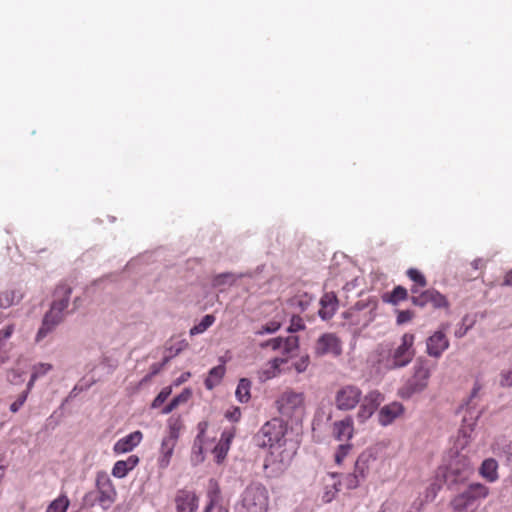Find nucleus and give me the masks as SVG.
<instances>
[{"label": "nucleus", "instance_id": "obj_40", "mask_svg": "<svg viewBox=\"0 0 512 512\" xmlns=\"http://www.w3.org/2000/svg\"><path fill=\"white\" fill-rule=\"evenodd\" d=\"M414 317V313L411 310H398L397 311V324H403L411 321Z\"/></svg>", "mask_w": 512, "mask_h": 512}, {"label": "nucleus", "instance_id": "obj_33", "mask_svg": "<svg viewBox=\"0 0 512 512\" xmlns=\"http://www.w3.org/2000/svg\"><path fill=\"white\" fill-rule=\"evenodd\" d=\"M309 364H310V357L308 354H304L292 363V367L298 373H303L307 370Z\"/></svg>", "mask_w": 512, "mask_h": 512}, {"label": "nucleus", "instance_id": "obj_35", "mask_svg": "<svg viewBox=\"0 0 512 512\" xmlns=\"http://www.w3.org/2000/svg\"><path fill=\"white\" fill-rule=\"evenodd\" d=\"M50 370H52V365L49 363H38L33 366L32 374L33 378H39L46 375Z\"/></svg>", "mask_w": 512, "mask_h": 512}, {"label": "nucleus", "instance_id": "obj_32", "mask_svg": "<svg viewBox=\"0 0 512 512\" xmlns=\"http://www.w3.org/2000/svg\"><path fill=\"white\" fill-rule=\"evenodd\" d=\"M351 450L352 444L350 443H344L339 445L335 452V463L337 465H342L344 459L348 456Z\"/></svg>", "mask_w": 512, "mask_h": 512}, {"label": "nucleus", "instance_id": "obj_13", "mask_svg": "<svg viewBox=\"0 0 512 512\" xmlns=\"http://www.w3.org/2000/svg\"><path fill=\"white\" fill-rule=\"evenodd\" d=\"M143 439V433L139 430L134 431L125 437L119 439L113 447L115 454H124L132 451Z\"/></svg>", "mask_w": 512, "mask_h": 512}, {"label": "nucleus", "instance_id": "obj_24", "mask_svg": "<svg viewBox=\"0 0 512 512\" xmlns=\"http://www.w3.org/2000/svg\"><path fill=\"white\" fill-rule=\"evenodd\" d=\"M207 498L208 503L205 507L204 512H211V510L220 503L221 501V491L218 483L215 480L209 481V486L207 490Z\"/></svg>", "mask_w": 512, "mask_h": 512}, {"label": "nucleus", "instance_id": "obj_61", "mask_svg": "<svg viewBox=\"0 0 512 512\" xmlns=\"http://www.w3.org/2000/svg\"><path fill=\"white\" fill-rule=\"evenodd\" d=\"M467 329H468V328H466L464 331H462L461 329H460V330L455 331V336H456V337H462V336L466 333V330H467Z\"/></svg>", "mask_w": 512, "mask_h": 512}, {"label": "nucleus", "instance_id": "obj_57", "mask_svg": "<svg viewBox=\"0 0 512 512\" xmlns=\"http://www.w3.org/2000/svg\"><path fill=\"white\" fill-rule=\"evenodd\" d=\"M241 416V412L239 409H235L233 413L230 415H227V417H230L231 419L237 421Z\"/></svg>", "mask_w": 512, "mask_h": 512}, {"label": "nucleus", "instance_id": "obj_59", "mask_svg": "<svg viewBox=\"0 0 512 512\" xmlns=\"http://www.w3.org/2000/svg\"><path fill=\"white\" fill-rule=\"evenodd\" d=\"M104 499H108L109 501H113V498L107 494L106 492H102V497L100 498L101 501H104Z\"/></svg>", "mask_w": 512, "mask_h": 512}, {"label": "nucleus", "instance_id": "obj_53", "mask_svg": "<svg viewBox=\"0 0 512 512\" xmlns=\"http://www.w3.org/2000/svg\"><path fill=\"white\" fill-rule=\"evenodd\" d=\"M503 284L506 286H512V269L506 273Z\"/></svg>", "mask_w": 512, "mask_h": 512}, {"label": "nucleus", "instance_id": "obj_31", "mask_svg": "<svg viewBox=\"0 0 512 512\" xmlns=\"http://www.w3.org/2000/svg\"><path fill=\"white\" fill-rule=\"evenodd\" d=\"M214 322H215V317L213 315H211V314L205 315L198 324L194 325L190 329L189 333L191 336L201 334V333L205 332L210 326H212Z\"/></svg>", "mask_w": 512, "mask_h": 512}, {"label": "nucleus", "instance_id": "obj_52", "mask_svg": "<svg viewBox=\"0 0 512 512\" xmlns=\"http://www.w3.org/2000/svg\"><path fill=\"white\" fill-rule=\"evenodd\" d=\"M176 408H177L176 405L171 400V402L162 409V414H169Z\"/></svg>", "mask_w": 512, "mask_h": 512}, {"label": "nucleus", "instance_id": "obj_47", "mask_svg": "<svg viewBox=\"0 0 512 512\" xmlns=\"http://www.w3.org/2000/svg\"><path fill=\"white\" fill-rule=\"evenodd\" d=\"M440 488H441V484L440 483H436V482L432 483L430 485V487L427 489L426 499L427 500H433L436 497V495H437L438 491L440 490Z\"/></svg>", "mask_w": 512, "mask_h": 512}, {"label": "nucleus", "instance_id": "obj_19", "mask_svg": "<svg viewBox=\"0 0 512 512\" xmlns=\"http://www.w3.org/2000/svg\"><path fill=\"white\" fill-rule=\"evenodd\" d=\"M138 463L137 455H130L126 460H118L112 468V475L116 478H124Z\"/></svg>", "mask_w": 512, "mask_h": 512}, {"label": "nucleus", "instance_id": "obj_7", "mask_svg": "<svg viewBox=\"0 0 512 512\" xmlns=\"http://www.w3.org/2000/svg\"><path fill=\"white\" fill-rule=\"evenodd\" d=\"M490 494L488 486L473 482L469 484L462 492L456 495L452 501L454 510L463 512L468 509H475L479 502L486 499Z\"/></svg>", "mask_w": 512, "mask_h": 512}, {"label": "nucleus", "instance_id": "obj_23", "mask_svg": "<svg viewBox=\"0 0 512 512\" xmlns=\"http://www.w3.org/2000/svg\"><path fill=\"white\" fill-rule=\"evenodd\" d=\"M225 372H226V368H225L224 364H220V365L210 369V371L208 372V376L206 377V379L204 381L205 387L208 390H212L213 388L218 386L221 383V381L225 375Z\"/></svg>", "mask_w": 512, "mask_h": 512}, {"label": "nucleus", "instance_id": "obj_60", "mask_svg": "<svg viewBox=\"0 0 512 512\" xmlns=\"http://www.w3.org/2000/svg\"><path fill=\"white\" fill-rule=\"evenodd\" d=\"M228 276H229L228 274H225V275H219V276H217V277L215 278L214 283H215L216 285H218V284H220V283H221L220 279H221L222 277H228Z\"/></svg>", "mask_w": 512, "mask_h": 512}, {"label": "nucleus", "instance_id": "obj_14", "mask_svg": "<svg viewBox=\"0 0 512 512\" xmlns=\"http://www.w3.org/2000/svg\"><path fill=\"white\" fill-rule=\"evenodd\" d=\"M404 412V407L399 402H392L383 406L378 413V421L382 426L391 424Z\"/></svg>", "mask_w": 512, "mask_h": 512}, {"label": "nucleus", "instance_id": "obj_29", "mask_svg": "<svg viewBox=\"0 0 512 512\" xmlns=\"http://www.w3.org/2000/svg\"><path fill=\"white\" fill-rule=\"evenodd\" d=\"M383 401V394L377 390H373L364 396L362 403L375 411Z\"/></svg>", "mask_w": 512, "mask_h": 512}, {"label": "nucleus", "instance_id": "obj_5", "mask_svg": "<svg viewBox=\"0 0 512 512\" xmlns=\"http://www.w3.org/2000/svg\"><path fill=\"white\" fill-rule=\"evenodd\" d=\"M407 276L414 282L411 288V292L414 294L411 297V301L415 306L423 307L427 304H432L434 307H441L445 305V297L435 290H426L416 295L418 293V287L422 288L427 285L425 276L419 270L410 268L407 271Z\"/></svg>", "mask_w": 512, "mask_h": 512}, {"label": "nucleus", "instance_id": "obj_27", "mask_svg": "<svg viewBox=\"0 0 512 512\" xmlns=\"http://www.w3.org/2000/svg\"><path fill=\"white\" fill-rule=\"evenodd\" d=\"M299 349V338L297 336H288L282 338V345L280 350L282 351L283 358H292L295 352Z\"/></svg>", "mask_w": 512, "mask_h": 512}, {"label": "nucleus", "instance_id": "obj_43", "mask_svg": "<svg viewBox=\"0 0 512 512\" xmlns=\"http://www.w3.org/2000/svg\"><path fill=\"white\" fill-rule=\"evenodd\" d=\"M282 345V337L269 339L260 344L261 348H271L272 350H280Z\"/></svg>", "mask_w": 512, "mask_h": 512}, {"label": "nucleus", "instance_id": "obj_26", "mask_svg": "<svg viewBox=\"0 0 512 512\" xmlns=\"http://www.w3.org/2000/svg\"><path fill=\"white\" fill-rule=\"evenodd\" d=\"M183 428L184 423L182 417L180 415H172L167 420V431L165 436L179 440L180 433Z\"/></svg>", "mask_w": 512, "mask_h": 512}, {"label": "nucleus", "instance_id": "obj_41", "mask_svg": "<svg viewBox=\"0 0 512 512\" xmlns=\"http://www.w3.org/2000/svg\"><path fill=\"white\" fill-rule=\"evenodd\" d=\"M374 412H375L374 410H372L371 408H369L365 404L361 403L360 408H359L358 413H357V418L361 422H364L367 419H369L373 415Z\"/></svg>", "mask_w": 512, "mask_h": 512}, {"label": "nucleus", "instance_id": "obj_1", "mask_svg": "<svg viewBox=\"0 0 512 512\" xmlns=\"http://www.w3.org/2000/svg\"><path fill=\"white\" fill-rule=\"evenodd\" d=\"M287 432V423L280 418H273L267 421L255 435L257 445L270 450L264 463V468L270 476L281 475L292 462L295 452L287 447Z\"/></svg>", "mask_w": 512, "mask_h": 512}, {"label": "nucleus", "instance_id": "obj_62", "mask_svg": "<svg viewBox=\"0 0 512 512\" xmlns=\"http://www.w3.org/2000/svg\"><path fill=\"white\" fill-rule=\"evenodd\" d=\"M463 422H464V423H466V422H467V418H466V416H464V418H463Z\"/></svg>", "mask_w": 512, "mask_h": 512}, {"label": "nucleus", "instance_id": "obj_3", "mask_svg": "<svg viewBox=\"0 0 512 512\" xmlns=\"http://www.w3.org/2000/svg\"><path fill=\"white\" fill-rule=\"evenodd\" d=\"M270 494L267 487L259 482L246 486L236 502L234 512H268Z\"/></svg>", "mask_w": 512, "mask_h": 512}, {"label": "nucleus", "instance_id": "obj_34", "mask_svg": "<svg viewBox=\"0 0 512 512\" xmlns=\"http://www.w3.org/2000/svg\"><path fill=\"white\" fill-rule=\"evenodd\" d=\"M172 388L170 386L164 387L160 393L155 397L153 400L151 407L152 408H158L160 407L171 395Z\"/></svg>", "mask_w": 512, "mask_h": 512}, {"label": "nucleus", "instance_id": "obj_51", "mask_svg": "<svg viewBox=\"0 0 512 512\" xmlns=\"http://www.w3.org/2000/svg\"><path fill=\"white\" fill-rule=\"evenodd\" d=\"M191 374L190 372L183 373L176 381L175 385L178 386L184 382H186L190 378Z\"/></svg>", "mask_w": 512, "mask_h": 512}, {"label": "nucleus", "instance_id": "obj_38", "mask_svg": "<svg viewBox=\"0 0 512 512\" xmlns=\"http://www.w3.org/2000/svg\"><path fill=\"white\" fill-rule=\"evenodd\" d=\"M363 480L355 472L344 477V485L347 489L357 488Z\"/></svg>", "mask_w": 512, "mask_h": 512}, {"label": "nucleus", "instance_id": "obj_50", "mask_svg": "<svg viewBox=\"0 0 512 512\" xmlns=\"http://www.w3.org/2000/svg\"><path fill=\"white\" fill-rule=\"evenodd\" d=\"M304 329V324L302 323L301 318H293L291 326L289 328L290 331H298Z\"/></svg>", "mask_w": 512, "mask_h": 512}, {"label": "nucleus", "instance_id": "obj_4", "mask_svg": "<svg viewBox=\"0 0 512 512\" xmlns=\"http://www.w3.org/2000/svg\"><path fill=\"white\" fill-rule=\"evenodd\" d=\"M414 335L405 333L401 338V343L393 351L386 355L381 354L378 364L381 368L392 370L408 365L414 356Z\"/></svg>", "mask_w": 512, "mask_h": 512}, {"label": "nucleus", "instance_id": "obj_6", "mask_svg": "<svg viewBox=\"0 0 512 512\" xmlns=\"http://www.w3.org/2000/svg\"><path fill=\"white\" fill-rule=\"evenodd\" d=\"M275 407L288 419L301 417L306 407V396L302 391L286 388L275 400Z\"/></svg>", "mask_w": 512, "mask_h": 512}, {"label": "nucleus", "instance_id": "obj_54", "mask_svg": "<svg viewBox=\"0 0 512 512\" xmlns=\"http://www.w3.org/2000/svg\"><path fill=\"white\" fill-rule=\"evenodd\" d=\"M159 367H157L156 365H153L152 366V371L143 379V381H147L149 380L151 377L155 376L156 374L159 373Z\"/></svg>", "mask_w": 512, "mask_h": 512}, {"label": "nucleus", "instance_id": "obj_28", "mask_svg": "<svg viewBox=\"0 0 512 512\" xmlns=\"http://www.w3.org/2000/svg\"><path fill=\"white\" fill-rule=\"evenodd\" d=\"M251 381L247 378H241L238 382L235 395L241 403H247L250 400Z\"/></svg>", "mask_w": 512, "mask_h": 512}, {"label": "nucleus", "instance_id": "obj_17", "mask_svg": "<svg viewBox=\"0 0 512 512\" xmlns=\"http://www.w3.org/2000/svg\"><path fill=\"white\" fill-rule=\"evenodd\" d=\"M288 362V358L275 357L269 360L263 369L259 372V378L261 381L270 380L281 373V366Z\"/></svg>", "mask_w": 512, "mask_h": 512}, {"label": "nucleus", "instance_id": "obj_49", "mask_svg": "<svg viewBox=\"0 0 512 512\" xmlns=\"http://www.w3.org/2000/svg\"><path fill=\"white\" fill-rule=\"evenodd\" d=\"M234 434L231 431H223L221 434V438L219 443H225L228 444V447L230 448L231 440L233 439Z\"/></svg>", "mask_w": 512, "mask_h": 512}, {"label": "nucleus", "instance_id": "obj_18", "mask_svg": "<svg viewBox=\"0 0 512 512\" xmlns=\"http://www.w3.org/2000/svg\"><path fill=\"white\" fill-rule=\"evenodd\" d=\"M446 347H448V340L441 331L434 333L427 340V352L431 356H440Z\"/></svg>", "mask_w": 512, "mask_h": 512}, {"label": "nucleus", "instance_id": "obj_44", "mask_svg": "<svg viewBox=\"0 0 512 512\" xmlns=\"http://www.w3.org/2000/svg\"><path fill=\"white\" fill-rule=\"evenodd\" d=\"M500 385L502 387H512V368L500 373Z\"/></svg>", "mask_w": 512, "mask_h": 512}, {"label": "nucleus", "instance_id": "obj_36", "mask_svg": "<svg viewBox=\"0 0 512 512\" xmlns=\"http://www.w3.org/2000/svg\"><path fill=\"white\" fill-rule=\"evenodd\" d=\"M14 332V325L10 324L0 330V350L5 348L7 340L10 339Z\"/></svg>", "mask_w": 512, "mask_h": 512}, {"label": "nucleus", "instance_id": "obj_48", "mask_svg": "<svg viewBox=\"0 0 512 512\" xmlns=\"http://www.w3.org/2000/svg\"><path fill=\"white\" fill-rule=\"evenodd\" d=\"M475 424H476V418L470 417V422L467 425L462 426L460 431L465 438L469 437V433L473 431V427L475 426Z\"/></svg>", "mask_w": 512, "mask_h": 512}, {"label": "nucleus", "instance_id": "obj_8", "mask_svg": "<svg viewBox=\"0 0 512 512\" xmlns=\"http://www.w3.org/2000/svg\"><path fill=\"white\" fill-rule=\"evenodd\" d=\"M343 352L342 341L334 333H324L316 341L313 353L316 357H339Z\"/></svg>", "mask_w": 512, "mask_h": 512}, {"label": "nucleus", "instance_id": "obj_42", "mask_svg": "<svg viewBox=\"0 0 512 512\" xmlns=\"http://www.w3.org/2000/svg\"><path fill=\"white\" fill-rule=\"evenodd\" d=\"M28 397V391L22 392L18 398L10 405V410L13 413L19 411V409L24 405L26 399Z\"/></svg>", "mask_w": 512, "mask_h": 512}, {"label": "nucleus", "instance_id": "obj_16", "mask_svg": "<svg viewBox=\"0 0 512 512\" xmlns=\"http://www.w3.org/2000/svg\"><path fill=\"white\" fill-rule=\"evenodd\" d=\"M319 316L323 320L331 319L338 307V299L335 293L327 292L320 299Z\"/></svg>", "mask_w": 512, "mask_h": 512}, {"label": "nucleus", "instance_id": "obj_20", "mask_svg": "<svg viewBox=\"0 0 512 512\" xmlns=\"http://www.w3.org/2000/svg\"><path fill=\"white\" fill-rule=\"evenodd\" d=\"M498 468V462L494 458H487L479 467V475L488 483H494L499 478Z\"/></svg>", "mask_w": 512, "mask_h": 512}, {"label": "nucleus", "instance_id": "obj_9", "mask_svg": "<svg viewBox=\"0 0 512 512\" xmlns=\"http://www.w3.org/2000/svg\"><path fill=\"white\" fill-rule=\"evenodd\" d=\"M429 376V369L426 366H415L413 376L399 390V395L402 398H410L413 394L421 392L427 386Z\"/></svg>", "mask_w": 512, "mask_h": 512}, {"label": "nucleus", "instance_id": "obj_22", "mask_svg": "<svg viewBox=\"0 0 512 512\" xmlns=\"http://www.w3.org/2000/svg\"><path fill=\"white\" fill-rule=\"evenodd\" d=\"M381 298L384 303L395 306L408 299V291L405 287L398 285L392 291L384 293Z\"/></svg>", "mask_w": 512, "mask_h": 512}, {"label": "nucleus", "instance_id": "obj_2", "mask_svg": "<svg viewBox=\"0 0 512 512\" xmlns=\"http://www.w3.org/2000/svg\"><path fill=\"white\" fill-rule=\"evenodd\" d=\"M72 288L66 282L59 283L53 293V301L49 311L44 315L42 325L37 332L36 341L40 342L65 318L69 306Z\"/></svg>", "mask_w": 512, "mask_h": 512}, {"label": "nucleus", "instance_id": "obj_55", "mask_svg": "<svg viewBox=\"0 0 512 512\" xmlns=\"http://www.w3.org/2000/svg\"><path fill=\"white\" fill-rule=\"evenodd\" d=\"M482 386L479 382H476L474 384V387L472 389V392H471V398H474L477 396L478 392L481 390Z\"/></svg>", "mask_w": 512, "mask_h": 512}, {"label": "nucleus", "instance_id": "obj_15", "mask_svg": "<svg viewBox=\"0 0 512 512\" xmlns=\"http://www.w3.org/2000/svg\"><path fill=\"white\" fill-rule=\"evenodd\" d=\"M178 440L164 436L159 450L158 466L165 469L169 466Z\"/></svg>", "mask_w": 512, "mask_h": 512}, {"label": "nucleus", "instance_id": "obj_46", "mask_svg": "<svg viewBox=\"0 0 512 512\" xmlns=\"http://www.w3.org/2000/svg\"><path fill=\"white\" fill-rule=\"evenodd\" d=\"M7 379L11 384L14 385L20 384L23 381L21 373L15 370L8 372Z\"/></svg>", "mask_w": 512, "mask_h": 512}, {"label": "nucleus", "instance_id": "obj_30", "mask_svg": "<svg viewBox=\"0 0 512 512\" xmlns=\"http://www.w3.org/2000/svg\"><path fill=\"white\" fill-rule=\"evenodd\" d=\"M70 501L66 495H60L54 499L47 507L45 512H66Z\"/></svg>", "mask_w": 512, "mask_h": 512}, {"label": "nucleus", "instance_id": "obj_56", "mask_svg": "<svg viewBox=\"0 0 512 512\" xmlns=\"http://www.w3.org/2000/svg\"><path fill=\"white\" fill-rule=\"evenodd\" d=\"M207 423L206 422H201L199 423L198 427H199V434H198V438H201L203 437L204 433H205V429L207 428Z\"/></svg>", "mask_w": 512, "mask_h": 512}, {"label": "nucleus", "instance_id": "obj_10", "mask_svg": "<svg viewBox=\"0 0 512 512\" xmlns=\"http://www.w3.org/2000/svg\"><path fill=\"white\" fill-rule=\"evenodd\" d=\"M362 391L354 385H345L335 394V405L337 409L348 411L354 409L360 402Z\"/></svg>", "mask_w": 512, "mask_h": 512}, {"label": "nucleus", "instance_id": "obj_58", "mask_svg": "<svg viewBox=\"0 0 512 512\" xmlns=\"http://www.w3.org/2000/svg\"><path fill=\"white\" fill-rule=\"evenodd\" d=\"M36 380H37V378H33V374H31V378L27 384V388L25 391H28V393H29L31 391L32 387L34 386V383Z\"/></svg>", "mask_w": 512, "mask_h": 512}, {"label": "nucleus", "instance_id": "obj_21", "mask_svg": "<svg viewBox=\"0 0 512 512\" xmlns=\"http://www.w3.org/2000/svg\"><path fill=\"white\" fill-rule=\"evenodd\" d=\"M374 461L375 457L372 455V453L366 451L362 452L355 462L354 472L356 475H358V477L364 480L369 473L372 462Z\"/></svg>", "mask_w": 512, "mask_h": 512}, {"label": "nucleus", "instance_id": "obj_39", "mask_svg": "<svg viewBox=\"0 0 512 512\" xmlns=\"http://www.w3.org/2000/svg\"><path fill=\"white\" fill-rule=\"evenodd\" d=\"M192 397V391L190 388H185L179 395L172 399L173 403L178 407L181 404H185Z\"/></svg>", "mask_w": 512, "mask_h": 512}, {"label": "nucleus", "instance_id": "obj_37", "mask_svg": "<svg viewBox=\"0 0 512 512\" xmlns=\"http://www.w3.org/2000/svg\"><path fill=\"white\" fill-rule=\"evenodd\" d=\"M228 450V444L218 442L213 450L217 463H221L225 459Z\"/></svg>", "mask_w": 512, "mask_h": 512}, {"label": "nucleus", "instance_id": "obj_25", "mask_svg": "<svg viewBox=\"0 0 512 512\" xmlns=\"http://www.w3.org/2000/svg\"><path fill=\"white\" fill-rule=\"evenodd\" d=\"M23 298V293L19 289H7L0 293V306L8 308L19 303Z\"/></svg>", "mask_w": 512, "mask_h": 512}, {"label": "nucleus", "instance_id": "obj_11", "mask_svg": "<svg viewBox=\"0 0 512 512\" xmlns=\"http://www.w3.org/2000/svg\"><path fill=\"white\" fill-rule=\"evenodd\" d=\"M176 512H197L199 507L198 495L188 489H180L174 498Z\"/></svg>", "mask_w": 512, "mask_h": 512}, {"label": "nucleus", "instance_id": "obj_45", "mask_svg": "<svg viewBox=\"0 0 512 512\" xmlns=\"http://www.w3.org/2000/svg\"><path fill=\"white\" fill-rule=\"evenodd\" d=\"M280 328V324L278 322H270L261 327V329L257 332L258 334H270L276 332Z\"/></svg>", "mask_w": 512, "mask_h": 512}, {"label": "nucleus", "instance_id": "obj_12", "mask_svg": "<svg viewBox=\"0 0 512 512\" xmlns=\"http://www.w3.org/2000/svg\"><path fill=\"white\" fill-rule=\"evenodd\" d=\"M354 422L351 416L335 421L332 425L333 437L341 442L348 443L354 435Z\"/></svg>", "mask_w": 512, "mask_h": 512}]
</instances>
